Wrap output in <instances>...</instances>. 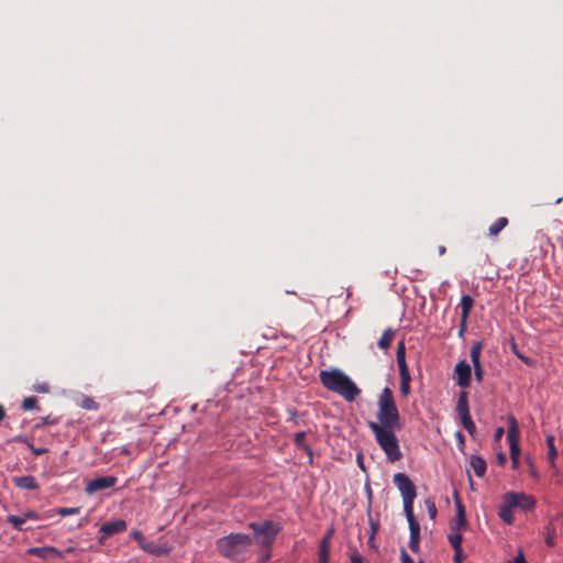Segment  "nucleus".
I'll list each match as a JSON object with an SVG mask.
<instances>
[{
  "mask_svg": "<svg viewBox=\"0 0 563 563\" xmlns=\"http://www.w3.org/2000/svg\"><path fill=\"white\" fill-rule=\"evenodd\" d=\"M482 350H483V343L482 342H474L472 347H471V352H470V356H471V361L473 363V366L474 365H482L481 364V353H482Z\"/></svg>",
  "mask_w": 563,
  "mask_h": 563,
  "instance_id": "nucleus-28",
  "label": "nucleus"
},
{
  "mask_svg": "<svg viewBox=\"0 0 563 563\" xmlns=\"http://www.w3.org/2000/svg\"><path fill=\"white\" fill-rule=\"evenodd\" d=\"M27 554L37 556L43 560L64 559V554L55 547H35L27 550Z\"/></svg>",
  "mask_w": 563,
  "mask_h": 563,
  "instance_id": "nucleus-10",
  "label": "nucleus"
},
{
  "mask_svg": "<svg viewBox=\"0 0 563 563\" xmlns=\"http://www.w3.org/2000/svg\"><path fill=\"white\" fill-rule=\"evenodd\" d=\"M455 439L457 440L460 446H463L465 444V437L461 431L455 432Z\"/></svg>",
  "mask_w": 563,
  "mask_h": 563,
  "instance_id": "nucleus-44",
  "label": "nucleus"
},
{
  "mask_svg": "<svg viewBox=\"0 0 563 563\" xmlns=\"http://www.w3.org/2000/svg\"><path fill=\"white\" fill-rule=\"evenodd\" d=\"M393 482L401 494L405 514L413 512V501L417 496L413 483L405 473H396Z\"/></svg>",
  "mask_w": 563,
  "mask_h": 563,
  "instance_id": "nucleus-5",
  "label": "nucleus"
},
{
  "mask_svg": "<svg viewBox=\"0 0 563 563\" xmlns=\"http://www.w3.org/2000/svg\"><path fill=\"white\" fill-rule=\"evenodd\" d=\"M329 555L328 553H320L319 552V559H318V563H329Z\"/></svg>",
  "mask_w": 563,
  "mask_h": 563,
  "instance_id": "nucleus-45",
  "label": "nucleus"
},
{
  "mask_svg": "<svg viewBox=\"0 0 563 563\" xmlns=\"http://www.w3.org/2000/svg\"><path fill=\"white\" fill-rule=\"evenodd\" d=\"M400 561L401 563H415L413 560L410 558V555L407 553L405 549H401L400 551ZM423 563V562H420Z\"/></svg>",
  "mask_w": 563,
  "mask_h": 563,
  "instance_id": "nucleus-39",
  "label": "nucleus"
},
{
  "mask_svg": "<svg viewBox=\"0 0 563 563\" xmlns=\"http://www.w3.org/2000/svg\"><path fill=\"white\" fill-rule=\"evenodd\" d=\"M319 378L324 388L340 395L346 401H354L362 393L356 384L339 368L321 371Z\"/></svg>",
  "mask_w": 563,
  "mask_h": 563,
  "instance_id": "nucleus-3",
  "label": "nucleus"
},
{
  "mask_svg": "<svg viewBox=\"0 0 563 563\" xmlns=\"http://www.w3.org/2000/svg\"><path fill=\"white\" fill-rule=\"evenodd\" d=\"M461 423L462 426L464 427V429L471 434L473 435L476 431V426L474 423V421L472 420V417L471 415H467V416H464V417H461Z\"/></svg>",
  "mask_w": 563,
  "mask_h": 563,
  "instance_id": "nucleus-31",
  "label": "nucleus"
},
{
  "mask_svg": "<svg viewBox=\"0 0 563 563\" xmlns=\"http://www.w3.org/2000/svg\"><path fill=\"white\" fill-rule=\"evenodd\" d=\"M80 407L86 410H97L99 408L98 404L91 397H85L81 400Z\"/></svg>",
  "mask_w": 563,
  "mask_h": 563,
  "instance_id": "nucleus-33",
  "label": "nucleus"
},
{
  "mask_svg": "<svg viewBox=\"0 0 563 563\" xmlns=\"http://www.w3.org/2000/svg\"><path fill=\"white\" fill-rule=\"evenodd\" d=\"M470 464L477 477H483L485 475L487 465L484 459L478 455H472Z\"/></svg>",
  "mask_w": 563,
  "mask_h": 563,
  "instance_id": "nucleus-17",
  "label": "nucleus"
},
{
  "mask_svg": "<svg viewBox=\"0 0 563 563\" xmlns=\"http://www.w3.org/2000/svg\"><path fill=\"white\" fill-rule=\"evenodd\" d=\"M463 560H464V555H463L462 548L454 549V556H453L454 563H462Z\"/></svg>",
  "mask_w": 563,
  "mask_h": 563,
  "instance_id": "nucleus-38",
  "label": "nucleus"
},
{
  "mask_svg": "<svg viewBox=\"0 0 563 563\" xmlns=\"http://www.w3.org/2000/svg\"><path fill=\"white\" fill-rule=\"evenodd\" d=\"M467 396L468 395L466 391H461V394L459 396L457 404H456V411H457L460 418L470 415Z\"/></svg>",
  "mask_w": 563,
  "mask_h": 563,
  "instance_id": "nucleus-21",
  "label": "nucleus"
},
{
  "mask_svg": "<svg viewBox=\"0 0 563 563\" xmlns=\"http://www.w3.org/2000/svg\"><path fill=\"white\" fill-rule=\"evenodd\" d=\"M508 225V219L506 217L498 218L489 228L488 235L497 236L501 230Z\"/></svg>",
  "mask_w": 563,
  "mask_h": 563,
  "instance_id": "nucleus-25",
  "label": "nucleus"
},
{
  "mask_svg": "<svg viewBox=\"0 0 563 563\" xmlns=\"http://www.w3.org/2000/svg\"><path fill=\"white\" fill-rule=\"evenodd\" d=\"M474 300L470 295H463L461 298L460 307L462 309L461 317L464 320H468L470 312L473 308Z\"/></svg>",
  "mask_w": 563,
  "mask_h": 563,
  "instance_id": "nucleus-22",
  "label": "nucleus"
},
{
  "mask_svg": "<svg viewBox=\"0 0 563 563\" xmlns=\"http://www.w3.org/2000/svg\"><path fill=\"white\" fill-rule=\"evenodd\" d=\"M12 482L15 485V487H18L20 489L36 490L40 487L35 477L32 475L14 476V477H12Z\"/></svg>",
  "mask_w": 563,
  "mask_h": 563,
  "instance_id": "nucleus-16",
  "label": "nucleus"
},
{
  "mask_svg": "<svg viewBox=\"0 0 563 563\" xmlns=\"http://www.w3.org/2000/svg\"><path fill=\"white\" fill-rule=\"evenodd\" d=\"M86 523H87V519H86V518H82V519H80V521L78 522L77 527H78V528H81V527H84Z\"/></svg>",
  "mask_w": 563,
  "mask_h": 563,
  "instance_id": "nucleus-52",
  "label": "nucleus"
},
{
  "mask_svg": "<svg viewBox=\"0 0 563 563\" xmlns=\"http://www.w3.org/2000/svg\"><path fill=\"white\" fill-rule=\"evenodd\" d=\"M394 336H395V331L391 328L386 329L377 342L378 347L380 350L389 349V346L394 340Z\"/></svg>",
  "mask_w": 563,
  "mask_h": 563,
  "instance_id": "nucleus-23",
  "label": "nucleus"
},
{
  "mask_svg": "<svg viewBox=\"0 0 563 563\" xmlns=\"http://www.w3.org/2000/svg\"><path fill=\"white\" fill-rule=\"evenodd\" d=\"M37 408V399L36 397H26L22 401V409L25 411L33 410Z\"/></svg>",
  "mask_w": 563,
  "mask_h": 563,
  "instance_id": "nucleus-32",
  "label": "nucleus"
},
{
  "mask_svg": "<svg viewBox=\"0 0 563 563\" xmlns=\"http://www.w3.org/2000/svg\"><path fill=\"white\" fill-rule=\"evenodd\" d=\"M34 390L41 394L49 393V385L47 383H41L34 385Z\"/></svg>",
  "mask_w": 563,
  "mask_h": 563,
  "instance_id": "nucleus-36",
  "label": "nucleus"
},
{
  "mask_svg": "<svg viewBox=\"0 0 563 563\" xmlns=\"http://www.w3.org/2000/svg\"><path fill=\"white\" fill-rule=\"evenodd\" d=\"M544 542L549 548H553L555 545L554 537H555V528L552 522H549L543 530Z\"/></svg>",
  "mask_w": 563,
  "mask_h": 563,
  "instance_id": "nucleus-27",
  "label": "nucleus"
},
{
  "mask_svg": "<svg viewBox=\"0 0 563 563\" xmlns=\"http://www.w3.org/2000/svg\"><path fill=\"white\" fill-rule=\"evenodd\" d=\"M530 473H531L532 476H534V477L537 476V472H536V470L532 466H531V472Z\"/></svg>",
  "mask_w": 563,
  "mask_h": 563,
  "instance_id": "nucleus-55",
  "label": "nucleus"
},
{
  "mask_svg": "<svg viewBox=\"0 0 563 563\" xmlns=\"http://www.w3.org/2000/svg\"><path fill=\"white\" fill-rule=\"evenodd\" d=\"M424 504H426L429 517L431 519H434L437 517V512H438L434 501L432 499H427L424 501Z\"/></svg>",
  "mask_w": 563,
  "mask_h": 563,
  "instance_id": "nucleus-35",
  "label": "nucleus"
},
{
  "mask_svg": "<svg viewBox=\"0 0 563 563\" xmlns=\"http://www.w3.org/2000/svg\"><path fill=\"white\" fill-rule=\"evenodd\" d=\"M294 442H295L297 448H299V449L303 450L305 452H307L310 457L312 456V450L310 449V446L306 442V432H303V431L297 432L295 434Z\"/></svg>",
  "mask_w": 563,
  "mask_h": 563,
  "instance_id": "nucleus-26",
  "label": "nucleus"
},
{
  "mask_svg": "<svg viewBox=\"0 0 563 563\" xmlns=\"http://www.w3.org/2000/svg\"><path fill=\"white\" fill-rule=\"evenodd\" d=\"M125 530H126V521L123 519L104 522L100 527V532L103 534V538L123 532Z\"/></svg>",
  "mask_w": 563,
  "mask_h": 563,
  "instance_id": "nucleus-14",
  "label": "nucleus"
},
{
  "mask_svg": "<svg viewBox=\"0 0 563 563\" xmlns=\"http://www.w3.org/2000/svg\"><path fill=\"white\" fill-rule=\"evenodd\" d=\"M408 520L409 530H410V539H409V548L412 552H418L419 542H420V525L416 520L413 512L405 514Z\"/></svg>",
  "mask_w": 563,
  "mask_h": 563,
  "instance_id": "nucleus-8",
  "label": "nucleus"
},
{
  "mask_svg": "<svg viewBox=\"0 0 563 563\" xmlns=\"http://www.w3.org/2000/svg\"><path fill=\"white\" fill-rule=\"evenodd\" d=\"M247 526L253 531V539L264 548L271 547L280 531V526L272 520L250 522Z\"/></svg>",
  "mask_w": 563,
  "mask_h": 563,
  "instance_id": "nucleus-4",
  "label": "nucleus"
},
{
  "mask_svg": "<svg viewBox=\"0 0 563 563\" xmlns=\"http://www.w3.org/2000/svg\"><path fill=\"white\" fill-rule=\"evenodd\" d=\"M511 498L509 492L504 495V499L501 505L499 506L498 515L500 519L507 525H511L514 522V509L515 505L510 504Z\"/></svg>",
  "mask_w": 563,
  "mask_h": 563,
  "instance_id": "nucleus-12",
  "label": "nucleus"
},
{
  "mask_svg": "<svg viewBox=\"0 0 563 563\" xmlns=\"http://www.w3.org/2000/svg\"><path fill=\"white\" fill-rule=\"evenodd\" d=\"M507 563H527V561L522 551L519 550L517 556L514 560L508 561Z\"/></svg>",
  "mask_w": 563,
  "mask_h": 563,
  "instance_id": "nucleus-41",
  "label": "nucleus"
},
{
  "mask_svg": "<svg viewBox=\"0 0 563 563\" xmlns=\"http://www.w3.org/2000/svg\"><path fill=\"white\" fill-rule=\"evenodd\" d=\"M396 360L399 371L409 369L406 362V345L404 341L397 344Z\"/></svg>",
  "mask_w": 563,
  "mask_h": 563,
  "instance_id": "nucleus-20",
  "label": "nucleus"
},
{
  "mask_svg": "<svg viewBox=\"0 0 563 563\" xmlns=\"http://www.w3.org/2000/svg\"><path fill=\"white\" fill-rule=\"evenodd\" d=\"M561 200H562V198H558L555 202L559 203V202H561Z\"/></svg>",
  "mask_w": 563,
  "mask_h": 563,
  "instance_id": "nucleus-57",
  "label": "nucleus"
},
{
  "mask_svg": "<svg viewBox=\"0 0 563 563\" xmlns=\"http://www.w3.org/2000/svg\"><path fill=\"white\" fill-rule=\"evenodd\" d=\"M376 418L377 421H368L367 427L387 460L395 463L402 457L396 435V431L401 429V423L400 413L389 387H385L378 396Z\"/></svg>",
  "mask_w": 563,
  "mask_h": 563,
  "instance_id": "nucleus-1",
  "label": "nucleus"
},
{
  "mask_svg": "<svg viewBox=\"0 0 563 563\" xmlns=\"http://www.w3.org/2000/svg\"><path fill=\"white\" fill-rule=\"evenodd\" d=\"M547 445H548V460L552 466V468H555V459L558 455V451L554 445V435L549 434L547 435Z\"/></svg>",
  "mask_w": 563,
  "mask_h": 563,
  "instance_id": "nucleus-24",
  "label": "nucleus"
},
{
  "mask_svg": "<svg viewBox=\"0 0 563 563\" xmlns=\"http://www.w3.org/2000/svg\"><path fill=\"white\" fill-rule=\"evenodd\" d=\"M357 463H358V466L364 470V465H363V455L362 454H357Z\"/></svg>",
  "mask_w": 563,
  "mask_h": 563,
  "instance_id": "nucleus-49",
  "label": "nucleus"
},
{
  "mask_svg": "<svg viewBox=\"0 0 563 563\" xmlns=\"http://www.w3.org/2000/svg\"><path fill=\"white\" fill-rule=\"evenodd\" d=\"M438 252H439V255H441V256H442V255H444V254H445V252H446L445 246L440 245V246H439V249H438Z\"/></svg>",
  "mask_w": 563,
  "mask_h": 563,
  "instance_id": "nucleus-50",
  "label": "nucleus"
},
{
  "mask_svg": "<svg viewBox=\"0 0 563 563\" xmlns=\"http://www.w3.org/2000/svg\"><path fill=\"white\" fill-rule=\"evenodd\" d=\"M455 507H456V516L450 522V529L452 531L465 529L467 527L465 509H464L462 501L457 497L455 498Z\"/></svg>",
  "mask_w": 563,
  "mask_h": 563,
  "instance_id": "nucleus-13",
  "label": "nucleus"
},
{
  "mask_svg": "<svg viewBox=\"0 0 563 563\" xmlns=\"http://www.w3.org/2000/svg\"><path fill=\"white\" fill-rule=\"evenodd\" d=\"M104 540H106V538H103V536H102V537L99 539V543H100V544H104Z\"/></svg>",
  "mask_w": 563,
  "mask_h": 563,
  "instance_id": "nucleus-56",
  "label": "nucleus"
},
{
  "mask_svg": "<svg viewBox=\"0 0 563 563\" xmlns=\"http://www.w3.org/2000/svg\"><path fill=\"white\" fill-rule=\"evenodd\" d=\"M467 327V320L461 318V324L459 329V336L462 338Z\"/></svg>",
  "mask_w": 563,
  "mask_h": 563,
  "instance_id": "nucleus-43",
  "label": "nucleus"
},
{
  "mask_svg": "<svg viewBox=\"0 0 563 563\" xmlns=\"http://www.w3.org/2000/svg\"><path fill=\"white\" fill-rule=\"evenodd\" d=\"M117 482H118V478L115 476L97 477V478L89 481L86 484L85 490L87 494L91 495L93 493L113 487L117 484Z\"/></svg>",
  "mask_w": 563,
  "mask_h": 563,
  "instance_id": "nucleus-7",
  "label": "nucleus"
},
{
  "mask_svg": "<svg viewBox=\"0 0 563 563\" xmlns=\"http://www.w3.org/2000/svg\"><path fill=\"white\" fill-rule=\"evenodd\" d=\"M253 538L245 533H230L219 538L216 542L218 553L236 563H242L250 558Z\"/></svg>",
  "mask_w": 563,
  "mask_h": 563,
  "instance_id": "nucleus-2",
  "label": "nucleus"
},
{
  "mask_svg": "<svg viewBox=\"0 0 563 563\" xmlns=\"http://www.w3.org/2000/svg\"><path fill=\"white\" fill-rule=\"evenodd\" d=\"M130 536L139 543L143 551L151 554L158 553L157 545L154 542H147L144 534L140 530H133Z\"/></svg>",
  "mask_w": 563,
  "mask_h": 563,
  "instance_id": "nucleus-15",
  "label": "nucleus"
},
{
  "mask_svg": "<svg viewBox=\"0 0 563 563\" xmlns=\"http://www.w3.org/2000/svg\"><path fill=\"white\" fill-rule=\"evenodd\" d=\"M514 468H517L519 465V457H516L515 460H511Z\"/></svg>",
  "mask_w": 563,
  "mask_h": 563,
  "instance_id": "nucleus-53",
  "label": "nucleus"
},
{
  "mask_svg": "<svg viewBox=\"0 0 563 563\" xmlns=\"http://www.w3.org/2000/svg\"><path fill=\"white\" fill-rule=\"evenodd\" d=\"M351 563H363L362 555L355 550L351 553Z\"/></svg>",
  "mask_w": 563,
  "mask_h": 563,
  "instance_id": "nucleus-42",
  "label": "nucleus"
},
{
  "mask_svg": "<svg viewBox=\"0 0 563 563\" xmlns=\"http://www.w3.org/2000/svg\"><path fill=\"white\" fill-rule=\"evenodd\" d=\"M498 460H499V463H500V464H504V463L506 462V456H505V454H503V453L498 454Z\"/></svg>",
  "mask_w": 563,
  "mask_h": 563,
  "instance_id": "nucleus-51",
  "label": "nucleus"
},
{
  "mask_svg": "<svg viewBox=\"0 0 563 563\" xmlns=\"http://www.w3.org/2000/svg\"><path fill=\"white\" fill-rule=\"evenodd\" d=\"M460 531L461 530H451V533L448 537L453 549L462 548L463 537Z\"/></svg>",
  "mask_w": 563,
  "mask_h": 563,
  "instance_id": "nucleus-30",
  "label": "nucleus"
},
{
  "mask_svg": "<svg viewBox=\"0 0 563 563\" xmlns=\"http://www.w3.org/2000/svg\"><path fill=\"white\" fill-rule=\"evenodd\" d=\"M51 423H55L54 420H51L49 417H46V418H42V424L45 426V424H51Z\"/></svg>",
  "mask_w": 563,
  "mask_h": 563,
  "instance_id": "nucleus-48",
  "label": "nucleus"
},
{
  "mask_svg": "<svg viewBox=\"0 0 563 563\" xmlns=\"http://www.w3.org/2000/svg\"><path fill=\"white\" fill-rule=\"evenodd\" d=\"M474 373H475L476 380L482 382V379L484 377V367H483V365H474Z\"/></svg>",
  "mask_w": 563,
  "mask_h": 563,
  "instance_id": "nucleus-37",
  "label": "nucleus"
},
{
  "mask_svg": "<svg viewBox=\"0 0 563 563\" xmlns=\"http://www.w3.org/2000/svg\"><path fill=\"white\" fill-rule=\"evenodd\" d=\"M5 418V409L4 407L0 404V422Z\"/></svg>",
  "mask_w": 563,
  "mask_h": 563,
  "instance_id": "nucleus-47",
  "label": "nucleus"
},
{
  "mask_svg": "<svg viewBox=\"0 0 563 563\" xmlns=\"http://www.w3.org/2000/svg\"><path fill=\"white\" fill-rule=\"evenodd\" d=\"M456 375V384L462 388H467L471 385L472 368L466 361H460L454 368Z\"/></svg>",
  "mask_w": 563,
  "mask_h": 563,
  "instance_id": "nucleus-9",
  "label": "nucleus"
},
{
  "mask_svg": "<svg viewBox=\"0 0 563 563\" xmlns=\"http://www.w3.org/2000/svg\"><path fill=\"white\" fill-rule=\"evenodd\" d=\"M509 494H510V498H511L510 504L515 505L516 508H520L525 511H528V510H531L534 508L536 499L532 496L526 495L523 493H515V492H509Z\"/></svg>",
  "mask_w": 563,
  "mask_h": 563,
  "instance_id": "nucleus-11",
  "label": "nucleus"
},
{
  "mask_svg": "<svg viewBox=\"0 0 563 563\" xmlns=\"http://www.w3.org/2000/svg\"><path fill=\"white\" fill-rule=\"evenodd\" d=\"M80 512V507H64V508H59L57 510V514L62 517H66V516H70V515H77Z\"/></svg>",
  "mask_w": 563,
  "mask_h": 563,
  "instance_id": "nucleus-34",
  "label": "nucleus"
},
{
  "mask_svg": "<svg viewBox=\"0 0 563 563\" xmlns=\"http://www.w3.org/2000/svg\"><path fill=\"white\" fill-rule=\"evenodd\" d=\"M399 376H400V393L404 397H407L410 394V380H411L409 369L399 371Z\"/></svg>",
  "mask_w": 563,
  "mask_h": 563,
  "instance_id": "nucleus-19",
  "label": "nucleus"
},
{
  "mask_svg": "<svg viewBox=\"0 0 563 563\" xmlns=\"http://www.w3.org/2000/svg\"><path fill=\"white\" fill-rule=\"evenodd\" d=\"M29 448L31 449L32 453L36 456L47 452L46 448H35L33 444H29Z\"/></svg>",
  "mask_w": 563,
  "mask_h": 563,
  "instance_id": "nucleus-40",
  "label": "nucleus"
},
{
  "mask_svg": "<svg viewBox=\"0 0 563 563\" xmlns=\"http://www.w3.org/2000/svg\"><path fill=\"white\" fill-rule=\"evenodd\" d=\"M519 437H520V433H519L517 420L514 416H510L509 417V428L507 431V440L509 442L511 460H515L516 457H520Z\"/></svg>",
  "mask_w": 563,
  "mask_h": 563,
  "instance_id": "nucleus-6",
  "label": "nucleus"
},
{
  "mask_svg": "<svg viewBox=\"0 0 563 563\" xmlns=\"http://www.w3.org/2000/svg\"><path fill=\"white\" fill-rule=\"evenodd\" d=\"M27 518H35V514L31 511L25 514L23 517L9 515L7 517V522L11 523L15 530L22 531L23 525L25 523Z\"/></svg>",
  "mask_w": 563,
  "mask_h": 563,
  "instance_id": "nucleus-18",
  "label": "nucleus"
},
{
  "mask_svg": "<svg viewBox=\"0 0 563 563\" xmlns=\"http://www.w3.org/2000/svg\"><path fill=\"white\" fill-rule=\"evenodd\" d=\"M372 528H373V530H372V533L369 536L368 542L373 547L374 545L373 542H374V538H375V533H376V527L373 525Z\"/></svg>",
  "mask_w": 563,
  "mask_h": 563,
  "instance_id": "nucleus-46",
  "label": "nucleus"
},
{
  "mask_svg": "<svg viewBox=\"0 0 563 563\" xmlns=\"http://www.w3.org/2000/svg\"><path fill=\"white\" fill-rule=\"evenodd\" d=\"M333 528L329 529L325 533V536L322 538L320 544H319V552L320 553H328L330 554V543H331V538L333 536Z\"/></svg>",
  "mask_w": 563,
  "mask_h": 563,
  "instance_id": "nucleus-29",
  "label": "nucleus"
},
{
  "mask_svg": "<svg viewBox=\"0 0 563 563\" xmlns=\"http://www.w3.org/2000/svg\"><path fill=\"white\" fill-rule=\"evenodd\" d=\"M503 433H504V429L499 428V429H497L495 437L500 438Z\"/></svg>",
  "mask_w": 563,
  "mask_h": 563,
  "instance_id": "nucleus-54",
  "label": "nucleus"
}]
</instances>
